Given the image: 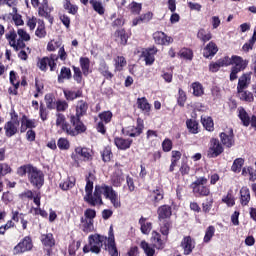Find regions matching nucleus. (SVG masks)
<instances>
[{"instance_id": "obj_60", "label": "nucleus", "mask_w": 256, "mask_h": 256, "mask_svg": "<svg viewBox=\"0 0 256 256\" xmlns=\"http://www.w3.org/2000/svg\"><path fill=\"white\" fill-rule=\"evenodd\" d=\"M222 203L227 204V207H233L235 205V197H233V194L228 193L222 198Z\"/></svg>"}, {"instance_id": "obj_54", "label": "nucleus", "mask_w": 256, "mask_h": 256, "mask_svg": "<svg viewBox=\"0 0 256 256\" xmlns=\"http://www.w3.org/2000/svg\"><path fill=\"white\" fill-rule=\"evenodd\" d=\"M63 79H71V69L62 67L60 75L58 76L59 83H63Z\"/></svg>"}, {"instance_id": "obj_43", "label": "nucleus", "mask_w": 256, "mask_h": 256, "mask_svg": "<svg viewBox=\"0 0 256 256\" xmlns=\"http://www.w3.org/2000/svg\"><path fill=\"white\" fill-rule=\"evenodd\" d=\"M197 37L203 43H207V41H211L213 36L211 32H207L205 29H200L197 33Z\"/></svg>"}, {"instance_id": "obj_31", "label": "nucleus", "mask_w": 256, "mask_h": 256, "mask_svg": "<svg viewBox=\"0 0 256 256\" xmlns=\"http://www.w3.org/2000/svg\"><path fill=\"white\" fill-rule=\"evenodd\" d=\"M59 187L60 189H62V191H69V189H73L75 187V178H66L65 180L60 182Z\"/></svg>"}, {"instance_id": "obj_59", "label": "nucleus", "mask_w": 256, "mask_h": 256, "mask_svg": "<svg viewBox=\"0 0 256 256\" xmlns=\"http://www.w3.org/2000/svg\"><path fill=\"white\" fill-rule=\"evenodd\" d=\"M12 19L15 23V25L19 26V25H23V18L21 17V15L17 14V8L13 7V11H12Z\"/></svg>"}, {"instance_id": "obj_40", "label": "nucleus", "mask_w": 256, "mask_h": 256, "mask_svg": "<svg viewBox=\"0 0 256 256\" xmlns=\"http://www.w3.org/2000/svg\"><path fill=\"white\" fill-rule=\"evenodd\" d=\"M41 242L45 247H53V245H55V239L53 238V234H43L41 236Z\"/></svg>"}, {"instance_id": "obj_28", "label": "nucleus", "mask_w": 256, "mask_h": 256, "mask_svg": "<svg viewBox=\"0 0 256 256\" xmlns=\"http://www.w3.org/2000/svg\"><path fill=\"white\" fill-rule=\"evenodd\" d=\"M17 129H19L18 121H11L5 125V131L7 137H13L15 133H17Z\"/></svg>"}, {"instance_id": "obj_12", "label": "nucleus", "mask_w": 256, "mask_h": 256, "mask_svg": "<svg viewBox=\"0 0 256 256\" xmlns=\"http://www.w3.org/2000/svg\"><path fill=\"white\" fill-rule=\"evenodd\" d=\"M223 153V145L219 142V140L212 138L210 140V147L208 150V157L215 158L219 157Z\"/></svg>"}, {"instance_id": "obj_63", "label": "nucleus", "mask_w": 256, "mask_h": 256, "mask_svg": "<svg viewBox=\"0 0 256 256\" xmlns=\"http://www.w3.org/2000/svg\"><path fill=\"white\" fill-rule=\"evenodd\" d=\"M99 117L101 121H104V123H110L111 119L113 118V113H111V111H105L99 114Z\"/></svg>"}, {"instance_id": "obj_27", "label": "nucleus", "mask_w": 256, "mask_h": 256, "mask_svg": "<svg viewBox=\"0 0 256 256\" xmlns=\"http://www.w3.org/2000/svg\"><path fill=\"white\" fill-rule=\"evenodd\" d=\"M89 109V105L84 100L78 101L76 105V115L74 117L81 118L83 115L87 113V110Z\"/></svg>"}, {"instance_id": "obj_35", "label": "nucleus", "mask_w": 256, "mask_h": 256, "mask_svg": "<svg viewBox=\"0 0 256 256\" xmlns=\"http://www.w3.org/2000/svg\"><path fill=\"white\" fill-rule=\"evenodd\" d=\"M139 224L141 226L140 229L143 235H149V233H151L152 224L151 222H147L146 218L141 217L139 220Z\"/></svg>"}, {"instance_id": "obj_47", "label": "nucleus", "mask_w": 256, "mask_h": 256, "mask_svg": "<svg viewBox=\"0 0 256 256\" xmlns=\"http://www.w3.org/2000/svg\"><path fill=\"white\" fill-rule=\"evenodd\" d=\"M35 127V121L27 119V117H24L22 119L21 124V133H25L27 129H33Z\"/></svg>"}, {"instance_id": "obj_18", "label": "nucleus", "mask_w": 256, "mask_h": 256, "mask_svg": "<svg viewBox=\"0 0 256 256\" xmlns=\"http://www.w3.org/2000/svg\"><path fill=\"white\" fill-rule=\"evenodd\" d=\"M220 139L222 145H224V147H228V149L235 145V137L233 136V130H230L228 132H222L220 134Z\"/></svg>"}, {"instance_id": "obj_41", "label": "nucleus", "mask_w": 256, "mask_h": 256, "mask_svg": "<svg viewBox=\"0 0 256 256\" xmlns=\"http://www.w3.org/2000/svg\"><path fill=\"white\" fill-rule=\"evenodd\" d=\"M172 227V223L169 220H162L160 221V233L167 237L169 235V230Z\"/></svg>"}, {"instance_id": "obj_50", "label": "nucleus", "mask_w": 256, "mask_h": 256, "mask_svg": "<svg viewBox=\"0 0 256 256\" xmlns=\"http://www.w3.org/2000/svg\"><path fill=\"white\" fill-rule=\"evenodd\" d=\"M32 169L33 166L31 164L20 166L17 169V175H19V177H25L27 174L29 175L31 173Z\"/></svg>"}, {"instance_id": "obj_62", "label": "nucleus", "mask_w": 256, "mask_h": 256, "mask_svg": "<svg viewBox=\"0 0 256 256\" xmlns=\"http://www.w3.org/2000/svg\"><path fill=\"white\" fill-rule=\"evenodd\" d=\"M141 9H142L141 3L132 2L130 4L131 13H133L134 15H139L141 13Z\"/></svg>"}, {"instance_id": "obj_64", "label": "nucleus", "mask_w": 256, "mask_h": 256, "mask_svg": "<svg viewBox=\"0 0 256 256\" xmlns=\"http://www.w3.org/2000/svg\"><path fill=\"white\" fill-rule=\"evenodd\" d=\"M73 71H74V75H73L74 80L77 81L78 83H81V81H83V74L81 73V68L74 66Z\"/></svg>"}, {"instance_id": "obj_30", "label": "nucleus", "mask_w": 256, "mask_h": 256, "mask_svg": "<svg viewBox=\"0 0 256 256\" xmlns=\"http://www.w3.org/2000/svg\"><path fill=\"white\" fill-rule=\"evenodd\" d=\"M237 94L239 99H241V101H246L247 103H253V101H255V97L253 96V93L247 90H237Z\"/></svg>"}, {"instance_id": "obj_16", "label": "nucleus", "mask_w": 256, "mask_h": 256, "mask_svg": "<svg viewBox=\"0 0 256 256\" xmlns=\"http://www.w3.org/2000/svg\"><path fill=\"white\" fill-rule=\"evenodd\" d=\"M184 251V255H191L193 253V249H195V239L191 238V236H185L180 244Z\"/></svg>"}, {"instance_id": "obj_37", "label": "nucleus", "mask_w": 256, "mask_h": 256, "mask_svg": "<svg viewBox=\"0 0 256 256\" xmlns=\"http://www.w3.org/2000/svg\"><path fill=\"white\" fill-rule=\"evenodd\" d=\"M114 37L117 43H120V45H127V34L123 29L117 30L114 33Z\"/></svg>"}, {"instance_id": "obj_32", "label": "nucleus", "mask_w": 256, "mask_h": 256, "mask_svg": "<svg viewBox=\"0 0 256 256\" xmlns=\"http://www.w3.org/2000/svg\"><path fill=\"white\" fill-rule=\"evenodd\" d=\"M238 117L242 121L244 127H249V125H251V118L244 108H238Z\"/></svg>"}, {"instance_id": "obj_39", "label": "nucleus", "mask_w": 256, "mask_h": 256, "mask_svg": "<svg viewBox=\"0 0 256 256\" xmlns=\"http://www.w3.org/2000/svg\"><path fill=\"white\" fill-rule=\"evenodd\" d=\"M99 73L105 77V79H113V73L109 71V66H107V63L102 62L99 66Z\"/></svg>"}, {"instance_id": "obj_33", "label": "nucleus", "mask_w": 256, "mask_h": 256, "mask_svg": "<svg viewBox=\"0 0 256 256\" xmlns=\"http://www.w3.org/2000/svg\"><path fill=\"white\" fill-rule=\"evenodd\" d=\"M80 67L82 69L83 75H85V77H87V75H89V73H91V61L89 60V58L87 57H81L80 58Z\"/></svg>"}, {"instance_id": "obj_58", "label": "nucleus", "mask_w": 256, "mask_h": 256, "mask_svg": "<svg viewBox=\"0 0 256 256\" xmlns=\"http://www.w3.org/2000/svg\"><path fill=\"white\" fill-rule=\"evenodd\" d=\"M57 146L62 151H67L71 145L69 144V140L67 138H59L57 142Z\"/></svg>"}, {"instance_id": "obj_45", "label": "nucleus", "mask_w": 256, "mask_h": 256, "mask_svg": "<svg viewBox=\"0 0 256 256\" xmlns=\"http://www.w3.org/2000/svg\"><path fill=\"white\" fill-rule=\"evenodd\" d=\"M90 5H92L94 11L98 15H104L105 14V8L103 7V3L97 0H90Z\"/></svg>"}, {"instance_id": "obj_15", "label": "nucleus", "mask_w": 256, "mask_h": 256, "mask_svg": "<svg viewBox=\"0 0 256 256\" xmlns=\"http://www.w3.org/2000/svg\"><path fill=\"white\" fill-rule=\"evenodd\" d=\"M106 251H108L110 256H119L117 244H115V235L113 234V228H110L108 243L106 245Z\"/></svg>"}, {"instance_id": "obj_42", "label": "nucleus", "mask_w": 256, "mask_h": 256, "mask_svg": "<svg viewBox=\"0 0 256 256\" xmlns=\"http://www.w3.org/2000/svg\"><path fill=\"white\" fill-rule=\"evenodd\" d=\"M64 95L67 101H75V99L81 97L83 93L81 91L64 90Z\"/></svg>"}, {"instance_id": "obj_17", "label": "nucleus", "mask_w": 256, "mask_h": 256, "mask_svg": "<svg viewBox=\"0 0 256 256\" xmlns=\"http://www.w3.org/2000/svg\"><path fill=\"white\" fill-rule=\"evenodd\" d=\"M153 39L157 45H169L170 43H173L171 36H167V34L162 31L155 32L153 34Z\"/></svg>"}, {"instance_id": "obj_21", "label": "nucleus", "mask_w": 256, "mask_h": 256, "mask_svg": "<svg viewBox=\"0 0 256 256\" xmlns=\"http://www.w3.org/2000/svg\"><path fill=\"white\" fill-rule=\"evenodd\" d=\"M155 55H157V48L152 47L142 52V58H144L146 65H153L155 63Z\"/></svg>"}, {"instance_id": "obj_8", "label": "nucleus", "mask_w": 256, "mask_h": 256, "mask_svg": "<svg viewBox=\"0 0 256 256\" xmlns=\"http://www.w3.org/2000/svg\"><path fill=\"white\" fill-rule=\"evenodd\" d=\"M57 59H59V56L53 54L50 57L40 58L37 67L40 71H47V66L49 65L50 71H55L57 69V63L55 62Z\"/></svg>"}, {"instance_id": "obj_26", "label": "nucleus", "mask_w": 256, "mask_h": 256, "mask_svg": "<svg viewBox=\"0 0 256 256\" xmlns=\"http://www.w3.org/2000/svg\"><path fill=\"white\" fill-rule=\"evenodd\" d=\"M114 143L118 149H121L122 151H125L131 147V144L133 143L132 139H124V138H115Z\"/></svg>"}, {"instance_id": "obj_11", "label": "nucleus", "mask_w": 256, "mask_h": 256, "mask_svg": "<svg viewBox=\"0 0 256 256\" xmlns=\"http://www.w3.org/2000/svg\"><path fill=\"white\" fill-rule=\"evenodd\" d=\"M5 37L9 42V45L12 46L15 51H19V49H23V47H25V42L21 39L17 40V32H15V30H10L5 34Z\"/></svg>"}, {"instance_id": "obj_22", "label": "nucleus", "mask_w": 256, "mask_h": 256, "mask_svg": "<svg viewBox=\"0 0 256 256\" xmlns=\"http://www.w3.org/2000/svg\"><path fill=\"white\" fill-rule=\"evenodd\" d=\"M251 85V73H245L238 79L237 91H243Z\"/></svg>"}, {"instance_id": "obj_14", "label": "nucleus", "mask_w": 256, "mask_h": 256, "mask_svg": "<svg viewBox=\"0 0 256 256\" xmlns=\"http://www.w3.org/2000/svg\"><path fill=\"white\" fill-rule=\"evenodd\" d=\"M229 65H231V60L229 59V56H225L216 62H211L209 65V71H211V73H217L221 67H229Z\"/></svg>"}, {"instance_id": "obj_19", "label": "nucleus", "mask_w": 256, "mask_h": 256, "mask_svg": "<svg viewBox=\"0 0 256 256\" xmlns=\"http://www.w3.org/2000/svg\"><path fill=\"white\" fill-rule=\"evenodd\" d=\"M50 13L51 9L49 8V1L43 0L38 8V15L40 17H45V19H49L50 23H53V18Z\"/></svg>"}, {"instance_id": "obj_34", "label": "nucleus", "mask_w": 256, "mask_h": 256, "mask_svg": "<svg viewBox=\"0 0 256 256\" xmlns=\"http://www.w3.org/2000/svg\"><path fill=\"white\" fill-rule=\"evenodd\" d=\"M138 109H141L143 113H149L151 111V104L147 101V98L142 97L137 99Z\"/></svg>"}, {"instance_id": "obj_6", "label": "nucleus", "mask_w": 256, "mask_h": 256, "mask_svg": "<svg viewBox=\"0 0 256 256\" xmlns=\"http://www.w3.org/2000/svg\"><path fill=\"white\" fill-rule=\"evenodd\" d=\"M70 123L73 125L74 128H70L68 126L67 135H71V137H76V135H79L80 133H85L87 131V127H85V124L81 122V118L77 116H71Z\"/></svg>"}, {"instance_id": "obj_49", "label": "nucleus", "mask_w": 256, "mask_h": 256, "mask_svg": "<svg viewBox=\"0 0 256 256\" xmlns=\"http://www.w3.org/2000/svg\"><path fill=\"white\" fill-rule=\"evenodd\" d=\"M213 237H215V227L209 226L205 231V235L203 238L204 243H210Z\"/></svg>"}, {"instance_id": "obj_46", "label": "nucleus", "mask_w": 256, "mask_h": 256, "mask_svg": "<svg viewBox=\"0 0 256 256\" xmlns=\"http://www.w3.org/2000/svg\"><path fill=\"white\" fill-rule=\"evenodd\" d=\"M203 127L206 128V131H213L215 124L213 123V118L209 116H204L201 118Z\"/></svg>"}, {"instance_id": "obj_44", "label": "nucleus", "mask_w": 256, "mask_h": 256, "mask_svg": "<svg viewBox=\"0 0 256 256\" xmlns=\"http://www.w3.org/2000/svg\"><path fill=\"white\" fill-rule=\"evenodd\" d=\"M152 243L156 249H163V240H161V234L158 232H152Z\"/></svg>"}, {"instance_id": "obj_53", "label": "nucleus", "mask_w": 256, "mask_h": 256, "mask_svg": "<svg viewBox=\"0 0 256 256\" xmlns=\"http://www.w3.org/2000/svg\"><path fill=\"white\" fill-rule=\"evenodd\" d=\"M64 9L70 13V15H77V11H79V7L77 5L71 4V1L65 0Z\"/></svg>"}, {"instance_id": "obj_57", "label": "nucleus", "mask_w": 256, "mask_h": 256, "mask_svg": "<svg viewBox=\"0 0 256 256\" xmlns=\"http://www.w3.org/2000/svg\"><path fill=\"white\" fill-rule=\"evenodd\" d=\"M192 89L193 95H195V97H201V95L204 93L203 85H201L199 82L192 83Z\"/></svg>"}, {"instance_id": "obj_36", "label": "nucleus", "mask_w": 256, "mask_h": 256, "mask_svg": "<svg viewBox=\"0 0 256 256\" xmlns=\"http://www.w3.org/2000/svg\"><path fill=\"white\" fill-rule=\"evenodd\" d=\"M186 127L190 133L197 135L199 133V123L195 119H189L186 121Z\"/></svg>"}, {"instance_id": "obj_48", "label": "nucleus", "mask_w": 256, "mask_h": 256, "mask_svg": "<svg viewBox=\"0 0 256 256\" xmlns=\"http://www.w3.org/2000/svg\"><path fill=\"white\" fill-rule=\"evenodd\" d=\"M35 35L36 37H39V39H43V37L47 35V31L45 30V22L39 20Z\"/></svg>"}, {"instance_id": "obj_4", "label": "nucleus", "mask_w": 256, "mask_h": 256, "mask_svg": "<svg viewBox=\"0 0 256 256\" xmlns=\"http://www.w3.org/2000/svg\"><path fill=\"white\" fill-rule=\"evenodd\" d=\"M208 179L205 177H199L191 184L194 195H199L200 197H207L211 190L209 186H206Z\"/></svg>"}, {"instance_id": "obj_7", "label": "nucleus", "mask_w": 256, "mask_h": 256, "mask_svg": "<svg viewBox=\"0 0 256 256\" xmlns=\"http://www.w3.org/2000/svg\"><path fill=\"white\" fill-rule=\"evenodd\" d=\"M72 159L77 163V167H79L81 159L83 161H91V159H93V154L88 148L77 147L75 152L72 154Z\"/></svg>"}, {"instance_id": "obj_1", "label": "nucleus", "mask_w": 256, "mask_h": 256, "mask_svg": "<svg viewBox=\"0 0 256 256\" xmlns=\"http://www.w3.org/2000/svg\"><path fill=\"white\" fill-rule=\"evenodd\" d=\"M84 201L90 207H101L103 205V188L102 185H96L93 193V181L86 178Z\"/></svg>"}, {"instance_id": "obj_24", "label": "nucleus", "mask_w": 256, "mask_h": 256, "mask_svg": "<svg viewBox=\"0 0 256 256\" xmlns=\"http://www.w3.org/2000/svg\"><path fill=\"white\" fill-rule=\"evenodd\" d=\"M164 192H163V188H156L152 191H150V200L152 201V203H154V205H157V203H159V201H163V197H164Z\"/></svg>"}, {"instance_id": "obj_61", "label": "nucleus", "mask_w": 256, "mask_h": 256, "mask_svg": "<svg viewBox=\"0 0 256 256\" xmlns=\"http://www.w3.org/2000/svg\"><path fill=\"white\" fill-rule=\"evenodd\" d=\"M179 55L183 59H189L190 61L191 59H193V51H191V49L188 48H183L182 50H180Z\"/></svg>"}, {"instance_id": "obj_56", "label": "nucleus", "mask_w": 256, "mask_h": 256, "mask_svg": "<svg viewBox=\"0 0 256 256\" xmlns=\"http://www.w3.org/2000/svg\"><path fill=\"white\" fill-rule=\"evenodd\" d=\"M187 102V94L183 89L178 90V97H177V103L179 107H185V103Z\"/></svg>"}, {"instance_id": "obj_23", "label": "nucleus", "mask_w": 256, "mask_h": 256, "mask_svg": "<svg viewBox=\"0 0 256 256\" xmlns=\"http://www.w3.org/2000/svg\"><path fill=\"white\" fill-rule=\"evenodd\" d=\"M217 51H219L217 44L214 42H209L204 48L203 55L206 59H211L217 55Z\"/></svg>"}, {"instance_id": "obj_25", "label": "nucleus", "mask_w": 256, "mask_h": 256, "mask_svg": "<svg viewBox=\"0 0 256 256\" xmlns=\"http://www.w3.org/2000/svg\"><path fill=\"white\" fill-rule=\"evenodd\" d=\"M56 127H60V129H62V131L65 133H67L69 129V123H67L65 115L62 113H56Z\"/></svg>"}, {"instance_id": "obj_52", "label": "nucleus", "mask_w": 256, "mask_h": 256, "mask_svg": "<svg viewBox=\"0 0 256 256\" xmlns=\"http://www.w3.org/2000/svg\"><path fill=\"white\" fill-rule=\"evenodd\" d=\"M244 163H245V160H243V158H237L236 160H234L231 170L234 173H241V169Z\"/></svg>"}, {"instance_id": "obj_3", "label": "nucleus", "mask_w": 256, "mask_h": 256, "mask_svg": "<svg viewBox=\"0 0 256 256\" xmlns=\"http://www.w3.org/2000/svg\"><path fill=\"white\" fill-rule=\"evenodd\" d=\"M229 60L230 65H234L230 73V81H235V79H237V74L247 68L249 61L243 60L241 56H232L231 58L229 57Z\"/></svg>"}, {"instance_id": "obj_20", "label": "nucleus", "mask_w": 256, "mask_h": 256, "mask_svg": "<svg viewBox=\"0 0 256 256\" xmlns=\"http://www.w3.org/2000/svg\"><path fill=\"white\" fill-rule=\"evenodd\" d=\"M157 215H158L159 221H167V219H170L171 215H173L171 206L169 205L160 206L157 210Z\"/></svg>"}, {"instance_id": "obj_9", "label": "nucleus", "mask_w": 256, "mask_h": 256, "mask_svg": "<svg viewBox=\"0 0 256 256\" xmlns=\"http://www.w3.org/2000/svg\"><path fill=\"white\" fill-rule=\"evenodd\" d=\"M28 179L34 187L38 188L43 187V183H45L43 172L34 166L32 167V170H30V174H28Z\"/></svg>"}, {"instance_id": "obj_55", "label": "nucleus", "mask_w": 256, "mask_h": 256, "mask_svg": "<svg viewBox=\"0 0 256 256\" xmlns=\"http://www.w3.org/2000/svg\"><path fill=\"white\" fill-rule=\"evenodd\" d=\"M127 65V60H125V57L118 56L115 58V70L116 71H123V67Z\"/></svg>"}, {"instance_id": "obj_13", "label": "nucleus", "mask_w": 256, "mask_h": 256, "mask_svg": "<svg viewBox=\"0 0 256 256\" xmlns=\"http://www.w3.org/2000/svg\"><path fill=\"white\" fill-rule=\"evenodd\" d=\"M33 249V243L30 237H25L23 241L18 243L13 249L14 255H19V253H25V251H31Z\"/></svg>"}, {"instance_id": "obj_38", "label": "nucleus", "mask_w": 256, "mask_h": 256, "mask_svg": "<svg viewBox=\"0 0 256 256\" xmlns=\"http://www.w3.org/2000/svg\"><path fill=\"white\" fill-rule=\"evenodd\" d=\"M93 220H86L85 218L81 219V228L84 233H91L95 229V226L93 225Z\"/></svg>"}, {"instance_id": "obj_2", "label": "nucleus", "mask_w": 256, "mask_h": 256, "mask_svg": "<svg viewBox=\"0 0 256 256\" xmlns=\"http://www.w3.org/2000/svg\"><path fill=\"white\" fill-rule=\"evenodd\" d=\"M107 241V237L100 235V234H92L88 237V245L84 246L83 251L84 253H95L99 255L101 253V249L103 245Z\"/></svg>"}, {"instance_id": "obj_10", "label": "nucleus", "mask_w": 256, "mask_h": 256, "mask_svg": "<svg viewBox=\"0 0 256 256\" xmlns=\"http://www.w3.org/2000/svg\"><path fill=\"white\" fill-rule=\"evenodd\" d=\"M143 129H145L143 119L138 118L136 126H129L128 128L123 129L122 131L125 135H128V137H139V135L143 133Z\"/></svg>"}, {"instance_id": "obj_51", "label": "nucleus", "mask_w": 256, "mask_h": 256, "mask_svg": "<svg viewBox=\"0 0 256 256\" xmlns=\"http://www.w3.org/2000/svg\"><path fill=\"white\" fill-rule=\"evenodd\" d=\"M140 247L141 249H143L144 253L146 256H153L155 255V249H153L149 243H147V241L143 240L141 243H140Z\"/></svg>"}, {"instance_id": "obj_29", "label": "nucleus", "mask_w": 256, "mask_h": 256, "mask_svg": "<svg viewBox=\"0 0 256 256\" xmlns=\"http://www.w3.org/2000/svg\"><path fill=\"white\" fill-rule=\"evenodd\" d=\"M249 201H251V192L249 191V188L242 187L240 189V203L241 205H249Z\"/></svg>"}, {"instance_id": "obj_5", "label": "nucleus", "mask_w": 256, "mask_h": 256, "mask_svg": "<svg viewBox=\"0 0 256 256\" xmlns=\"http://www.w3.org/2000/svg\"><path fill=\"white\" fill-rule=\"evenodd\" d=\"M102 195H104L105 199L110 201L115 209H119V207H121V198L119 197V193H117L112 186L102 184Z\"/></svg>"}]
</instances>
